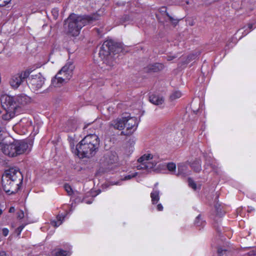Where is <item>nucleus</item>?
Segmentation results:
<instances>
[{"label": "nucleus", "instance_id": "32", "mask_svg": "<svg viewBox=\"0 0 256 256\" xmlns=\"http://www.w3.org/2000/svg\"><path fill=\"white\" fill-rule=\"evenodd\" d=\"M17 218L20 220L22 219L24 216V212L23 210H20L16 213Z\"/></svg>", "mask_w": 256, "mask_h": 256}, {"label": "nucleus", "instance_id": "42", "mask_svg": "<svg viewBox=\"0 0 256 256\" xmlns=\"http://www.w3.org/2000/svg\"><path fill=\"white\" fill-rule=\"evenodd\" d=\"M181 169H182V166H178V173L180 172V170H181Z\"/></svg>", "mask_w": 256, "mask_h": 256}, {"label": "nucleus", "instance_id": "27", "mask_svg": "<svg viewBox=\"0 0 256 256\" xmlns=\"http://www.w3.org/2000/svg\"><path fill=\"white\" fill-rule=\"evenodd\" d=\"M64 188L66 190V191L67 192L68 195L71 196L73 194V190L71 187V186L68 184H66L64 185Z\"/></svg>", "mask_w": 256, "mask_h": 256}, {"label": "nucleus", "instance_id": "28", "mask_svg": "<svg viewBox=\"0 0 256 256\" xmlns=\"http://www.w3.org/2000/svg\"><path fill=\"white\" fill-rule=\"evenodd\" d=\"M166 168L170 172H174L176 169V165L174 162H168L167 164Z\"/></svg>", "mask_w": 256, "mask_h": 256}, {"label": "nucleus", "instance_id": "18", "mask_svg": "<svg viewBox=\"0 0 256 256\" xmlns=\"http://www.w3.org/2000/svg\"><path fill=\"white\" fill-rule=\"evenodd\" d=\"M152 158L153 156L152 154H144L138 159V162L144 165L145 168H147L148 166L146 164V161L152 160Z\"/></svg>", "mask_w": 256, "mask_h": 256}, {"label": "nucleus", "instance_id": "16", "mask_svg": "<svg viewBox=\"0 0 256 256\" xmlns=\"http://www.w3.org/2000/svg\"><path fill=\"white\" fill-rule=\"evenodd\" d=\"M202 162L200 159H196L190 164V167L196 172H199L202 170Z\"/></svg>", "mask_w": 256, "mask_h": 256}, {"label": "nucleus", "instance_id": "12", "mask_svg": "<svg viewBox=\"0 0 256 256\" xmlns=\"http://www.w3.org/2000/svg\"><path fill=\"white\" fill-rule=\"evenodd\" d=\"M164 68V65L162 63L156 62L148 64L144 68V71L147 73L158 72L163 70Z\"/></svg>", "mask_w": 256, "mask_h": 256}, {"label": "nucleus", "instance_id": "8", "mask_svg": "<svg viewBox=\"0 0 256 256\" xmlns=\"http://www.w3.org/2000/svg\"><path fill=\"white\" fill-rule=\"evenodd\" d=\"M32 72L31 68L28 69L14 76L10 81V86L14 88H18L20 84L28 77L30 74Z\"/></svg>", "mask_w": 256, "mask_h": 256}, {"label": "nucleus", "instance_id": "14", "mask_svg": "<svg viewBox=\"0 0 256 256\" xmlns=\"http://www.w3.org/2000/svg\"><path fill=\"white\" fill-rule=\"evenodd\" d=\"M68 212L67 211L64 212L62 213L58 214L56 217V220H54L51 222V224L54 227H58L60 226L64 220L65 218L67 216Z\"/></svg>", "mask_w": 256, "mask_h": 256}, {"label": "nucleus", "instance_id": "15", "mask_svg": "<svg viewBox=\"0 0 256 256\" xmlns=\"http://www.w3.org/2000/svg\"><path fill=\"white\" fill-rule=\"evenodd\" d=\"M149 100L150 102L155 105L162 104L164 102V98L162 96L154 94L150 96Z\"/></svg>", "mask_w": 256, "mask_h": 256}, {"label": "nucleus", "instance_id": "4", "mask_svg": "<svg viewBox=\"0 0 256 256\" xmlns=\"http://www.w3.org/2000/svg\"><path fill=\"white\" fill-rule=\"evenodd\" d=\"M74 66L72 63L66 64L52 80V84L54 87H60L63 82L72 78Z\"/></svg>", "mask_w": 256, "mask_h": 256}, {"label": "nucleus", "instance_id": "25", "mask_svg": "<svg viewBox=\"0 0 256 256\" xmlns=\"http://www.w3.org/2000/svg\"><path fill=\"white\" fill-rule=\"evenodd\" d=\"M217 253L218 256H228L230 252L228 250L218 248Z\"/></svg>", "mask_w": 256, "mask_h": 256}, {"label": "nucleus", "instance_id": "29", "mask_svg": "<svg viewBox=\"0 0 256 256\" xmlns=\"http://www.w3.org/2000/svg\"><path fill=\"white\" fill-rule=\"evenodd\" d=\"M188 182L189 186L193 188L194 190H196V183L193 180L189 178H188Z\"/></svg>", "mask_w": 256, "mask_h": 256}, {"label": "nucleus", "instance_id": "17", "mask_svg": "<svg viewBox=\"0 0 256 256\" xmlns=\"http://www.w3.org/2000/svg\"><path fill=\"white\" fill-rule=\"evenodd\" d=\"M152 202L153 204H156L160 200V191L156 189H153L150 193Z\"/></svg>", "mask_w": 256, "mask_h": 256}, {"label": "nucleus", "instance_id": "46", "mask_svg": "<svg viewBox=\"0 0 256 256\" xmlns=\"http://www.w3.org/2000/svg\"><path fill=\"white\" fill-rule=\"evenodd\" d=\"M86 204H91V203H92V202H90V201H88L87 202H86Z\"/></svg>", "mask_w": 256, "mask_h": 256}, {"label": "nucleus", "instance_id": "19", "mask_svg": "<svg viewBox=\"0 0 256 256\" xmlns=\"http://www.w3.org/2000/svg\"><path fill=\"white\" fill-rule=\"evenodd\" d=\"M6 111V113L5 114H4L2 116V119L4 120H9L14 118L17 113H18L19 112L8 110H5Z\"/></svg>", "mask_w": 256, "mask_h": 256}, {"label": "nucleus", "instance_id": "20", "mask_svg": "<svg viewBox=\"0 0 256 256\" xmlns=\"http://www.w3.org/2000/svg\"><path fill=\"white\" fill-rule=\"evenodd\" d=\"M53 255L54 256H70L71 252L70 250H64L62 248H57L54 250Z\"/></svg>", "mask_w": 256, "mask_h": 256}, {"label": "nucleus", "instance_id": "33", "mask_svg": "<svg viewBox=\"0 0 256 256\" xmlns=\"http://www.w3.org/2000/svg\"><path fill=\"white\" fill-rule=\"evenodd\" d=\"M2 234L4 236H6L9 234V230L8 228H4L2 229Z\"/></svg>", "mask_w": 256, "mask_h": 256}, {"label": "nucleus", "instance_id": "47", "mask_svg": "<svg viewBox=\"0 0 256 256\" xmlns=\"http://www.w3.org/2000/svg\"><path fill=\"white\" fill-rule=\"evenodd\" d=\"M218 197H219V196H218V195L216 196V199H218Z\"/></svg>", "mask_w": 256, "mask_h": 256}, {"label": "nucleus", "instance_id": "36", "mask_svg": "<svg viewBox=\"0 0 256 256\" xmlns=\"http://www.w3.org/2000/svg\"><path fill=\"white\" fill-rule=\"evenodd\" d=\"M156 209L158 211H162L163 210V206L161 204H159L156 206Z\"/></svg>", "mask_w": 256, "mask_h": 256}, {"label": "nucleus", "instance_id": "2", "mask_svg": "<svg viewBox=\"0 0 256 256\" xmlns=\"http://www.w3.org/2000/svg\"><path fill=\"white\" fill-rule=\"evenodd\" d=\"M99 12L100 10L90 15L83 16H77L74 14H70L65 21L68 24V34L72 36H78L83 26L92 24L100 19V14L98 13Z\"/></svg>", "mask_w": 256, "mask_h": 256}, {"label": "nucleus", "instance_id": "5", "mask_svg": "<svg viewBox=\"0 0 256 256\" xmlns=\"http://www.w3.org/2000/svg\"><path fill=\"white\" fill-rule=\"evenodd\" d=\"M119 46L118 43L112 40H105L100 48L99 56L102 60L106 59L111 53H116L118 52Z\"/></svg>", "mask_w": 256, "mask_h": 256}, {"label": "nucleus", "instance_id": "24", "mask_svg": "<svg viewBox=\"0 0 256 256\" xmlns=\"http://www.w3.org/2000/svg\"><path fill=\"white\" fill-rule=\"evenodd\" d=\"M68 128H65V130L67 132H74L76 130L75 126L71 120H68L66 122Z\"/></svg>", "mask_w": 256, "mask_h": 256}, {"label": "nucleus", "instance_id": "10", "mask_svg": "<svg viewBox=\"0 0 256 256\" xmlns=\"http://www.w3.org/2000/svg\"><path fill=\"white\" fill-rule=\"evenodd\" d=\"M14 182H12L10 177L6 178L4 174L2 178V186L4 192L8 195L15 194L20 189V186H16V190H13Z\"/></svg>", "mask_w": 256, "mask_h": 256}, {"label": "nucleus", "instance_id": "22", "mask_svg": "<svg viewBox=\"0 0 256 256\" xmlns=\"http://www.w3.org/2000/svg\"><path fill=\"white\" fill-rule=\"evenodd\" d=\"M214 208L216 211V215L222 217L224 216L225 212L222 210V206L220 204L216 202L214 205Z\"/></svg>", "mask_w": 256, "mask_h": 256}, {"label": "nucleus", "instance_id": "6", "mask_svg": "<svg viewBox=\"0 0 256 256\" xmlns=\"http://www.w3.org/2000/svg\"><path fill=\"white\" fill-rule=\"evenodd\" d=\"M4 174L6 178L10 177L12 182H14L13 190H16V186H20L22 183L23 176L19 170L12 168L5 170Z\"/></svg>", "mask_w": 256, "mask_h": 256}, {"label": "nucleus", "instance_id": "40", "mask_svg": "<svg viewBox=\"0 0 256 256\" xmlns=\"http://www.w3.org/2000/svg\"><path fill=\"white\" fill-rule=\"evenodd\" d=\"M0 256H8L6 254V252L4 251H2L0 252Z\"/></svg>", "mask_w": 256, "mask_h": 256}, {"label": "nucleus", "instance_id": "38", "mask_svg": "<svg viewBox=\"0 0 256 256\" xmlns=\"http://www.w3.org/2000/svg\"><path fill=\"white\" fill-rule=\"evenodd\" d=\"M195 57H196V55L194 54H190L188 56V60H192V58L194 59L195 58Z\"/></svg>", "mask_w": 256, "mask_h": 256}, {"label": "nucleus", "instance_id": "37", "mask_svg": "<svg viewBox=\"0 0 256 256\" xmlns=\"http://www.w3.org/2000/svg\"><path fill=\"white\" fill-rule=\"evenodd\" d=\"M52 12L53 14V15L54 16H58V10L57 9H53L52 11Z\"/></svg>", "mask_w": 256, "mask_h": 256}, {"label": "nucleus", "instance_id": "1", "mask_svg": "<svg viewBox=\"0 0 256 256\" xmlns=\"http://www.w3.org/2000/svg\"><path fill=\"white\" fill-rule=\"evenodd\" d=\"M90 132L74 148L73 146L72 151L80 158H89L94 155L98 150L100 140L97 135L92 134L94 132V128H90Z\"/></svg>", "mask_w": 256, "mask_h": 256}, {"label": "nucleus", "instance_id": "7", "mask_svg": "<svg viewBox=\"0 0 256 256\" xmlns=\"http://www.w3.org/2000/svg\"><path fill=\"white\" fill-rule=\"evenodd\" d=\"M124 118L126 124L125 127L126 128V130L125 132H122V134L126 136L131 135L137 129L139 120L138 118L135 116L131 117L128 116Z\"/></svg>", "mask_w": 256, "mask_h": 256}, {"label": "nucleus", "instance_id": "21", "mask_svg": "<svg viewBox=\"0 0 256 256\" xmlns=\"http://www.w3.org/2000/svg\"><path fill=\"white\" fill-rule=\"evenodd\" d=\"M160 12L162 14H165L168 17L169 20L174 24H176L178 21L174 19L166 11V6H162L160 8Z\"/></svg>", "mask_w": 256, "mask_h": 256}, {"label": "nucleus", "instance_id": "34", "mask_svg": "<svg viewBox=\"0 0 256 256\" xmlns=\"http://www.w3.org/2000/svg\"><path fill=\"white\" fill-rule=\"evenodd\" d=\"M10 1H0V6H4L10 4Z\"/></svg>", "mask_w": 256, "mask_h": 256}, {"label": "nucleus", "instance_id": "23", "mask_svg": "<svg viewBox=\"0 0 256 256\" xmlns=\"http://www.w3.org/2000/svg\"><path fill=\"white\" fill-rule=\"evenodd\" d=\"M182 96V94L180 90H174L170 95V99L171 100H174L180 98Z\"/></svg>", "mask_w": 256, "mask_h": 256}, {"label": "nucleus", "instance_id": "39", "mask_svg": "<svg viewBox=\"0 0 256 256\" xmlns=\"http://www.w3.org/2000/svg\"><path fill=\"white\" fill-rule=\"evenodd\" d=\"M15 212V208L14 206H11L9 208L8 212L10 213H13Z\"/></svg>", "mask_w": 256, "mask_h": 256}, {"label": "nucleus", "instance_id": "9", "mask_svg": "<svg viewBox=\"0 0 256 256\" xmlns=\"http://www.w3.org/2000/svg\"><path fill=\"white\" fill-rule=\"evenodd\" d=\"M44 80L40 73L32 75L28 78V84L34 90H37L42 87L44 82Z\"/></svg>", "mask_w": 256, "mask_h": 256}, {"label": "nucleus", "instance_id": "48", "mask_svg": "<svg viewBox=\"0 0 256 256\" xmlns=\"http://www.w3.org/2000/svg\"><path fill=\"white\" fill-rule=\"evenodd\" d=\"M186 3L187 4H190V1H186Z\"/></svg>", "mask_w": 256, "mask_h": 256}, {"label": "nucleus", "instance_id": "41", "mask_svg": "<svg viewBox=\"0 0 256 256\" xmlns=\"http://www.w3.org/2000/svg\"><path fill=\"white\" fill-rule=\"evenodd\" d=\"M248 28L250 30H252V28H253V24H248Z\"/></svg>", "mask_w": 256, "mask_h": 256}, {"label": "nucleus", "instance_id": "44", "mask_svg": "<svg viewBox=\"0 0 256 256\" xmlns=\"http://www.w3.org/2000/svg\"><path fill=\"white\" fill-rule=\"evenodd\" d=\"M95 30H96L97 32L100 34V30L98 28H95Z\"/></svg>", "mask_w": 256, "mask_h": 256}, {"label": "nucleus", "instance_id": "31", "mask_svg": "<svg viewBox=\"0 0 256 256\" xmlns=\"http://www.w3.org/2000/svg\"><path fill=\"white\" fill-rule=\"evenodd\" d=\"M136 175H137V173L136 172L132 173L131 174L126 175V176H124V180H130L132 178L136 177Z\"/></svg>", "mask_w": 256, "mask_h": 256}, {"label": "nucleus", "instance_id": "3", "mask_svg": "<svg viewBox=\"0 0 256 256\" xmlns=\"http://www.w3.org/2000/svg\"><path fill=\"white\" fill-rule=\"evenodd\" d=\"M31 98L24 94L10 96L3 94L0 97V102L4 110L20 112V109L30 102Z\"/></svg>", "mask_w": 256, "mask_h": 256}, {"label": "nucleus", "instance_id": "26", "mask_svg": "<svg viewBox=\"0 0 256 256\" xmlns=\"http://www.w3.org/2000/svg\"><path fill=\"white\" fill-rule=\"evenodd\" d=\"M200 214L198 215L195 220H194V224L197 226H203L204 225L205 222L202 221L201 219Z\"/></svg>", "mask_w": 256, "mask_h": 256}, {"label": "nucleus", "instance_id": "30", "mask_svg": "<svg viewBox=\"0 0 256 256\" xmlns=\"http://www.w3.org/2000/svg\"><path fill=\"white\" fill-rule=\"evenodd\" d=\"M26 224H22V225H20V226H19L16 230V232H17L18 234V235L19 236L22 230H23V229L25 227V226H26Z\"/></svg>", "mask_w": 256, "mask_h": 256}, {"label": "nucleus", "instance_id": "45", "mask_svg": "<svg viewBox=\"0 0 256 256\" xmlns=\"http://www.w3.org/2000/svg\"><path fill=\"white\" fill-rule=\"evenodd\" d=\"M2 213V210L1 208H0V215H1Z\"/></svg>", "mask_w": 256, "mask_h": 256}, {"label": "nucleus", "instance_id": "43", "mask_svg": "<svg viewBox=\"0 0 256 256\" xmlns=\"http://www.w3.org/2000/svg\"><path fill=\"white\" fill-rule=\"evenodd\" d=\"M175 58L174 56V57H172V58L168 57V60H172V58Z\"/></svg>", "mask_w": 256, "mask_h": 256}, {"label": "nucleus", "instance_id": "11", "mask_svg": "<svg viewBox=\"0 0 256 256\" xmlns=\"http://www.w3.org/2000/svg\"><path fill=\"white\" fill-rule=\"evenodd\" d=\"M15 144V156H17L24 153L28 149V144L26 140H20L14 142Z\"/></svg>", "mask_w": 256, "mask_h": 256}, {"label": "nucleus", "instance_id": "13", "mask_svg": "<svg viewBox=\"0 0 256 256\" xmlns=\"http://www.w3.org/2000/svg\"><path fill=\"white\" fill-rule=\"evenodd\" d=\"M110 126L112 127L116 130H122L126 126L124 118H118L112 120L110 122Z\"/></svg>", "mask_w": 256, "mask_h": 256}, {"label": "nucleus", "instance_id": "35", "mask_svg": "<svg viewBox=\"0 0 256 256\" xmlns=\"http://www.w3.org/2000/svg\"><path fill=\"white\" fill-rule=\"evenodd\" d=\"M93 122H91V123H88V124H85L84 126V132H86L87 131V128H88L89 126H90V125H92V124Z\"/></svg>", "mask_w": 256, "mask_h": 256}]
</instances>
